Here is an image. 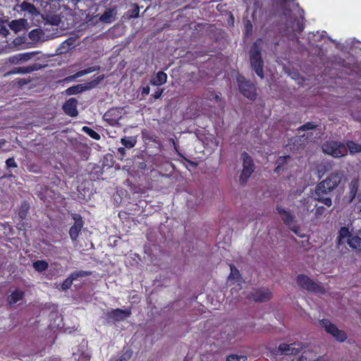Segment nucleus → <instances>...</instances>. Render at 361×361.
Here are the masks:
<instances>
[{"label":"nucleus","instance_id":"f257e3e1","mask_svg":"<svg viewBox=\"0 0 361 361\" xmlns=\"http://www.w3.org/2000/svg\"><path fill=\"white\" fill-rule=\"evenodd\" d=\"M343 174L340 171L331 173L326 179L319 182L315 187L314 200L327 207L332 205L331 197L329 195L340 184Z\"/></svg>","mask_w":361,"mask_h":361},{"label":"nucleus","instance_id":"f03ea898","mask_svg":"<svg viewBox=\"0 0 361 361\" xmlns=\"http://www.w3.org/2000/svg\"><path fill=\"white\" fill-rule=\"evenodd\" d=\"M260 40V39H257L252 46L250 51V61L252 70L260 78L263 79L264 77V61L262 58L261 49L257 44V42Z\"/></svg>","mask_w":361,"mask_h":361},{"label":"nucleus","instance_id":"7ed1b4c3","mask_svg":"<svg viewBox=\"0 0 361 361\" xmlns=\"http://www.w3.org/2000/svg\"><path fill=\"white\" fill-rule=\"evenodd\" d=\"M241 159L243 160V169L239 177V181L243 185L246 184L255 171V166L252 157L246 152L241 154Z\"/></svg>","mask_w":361,"mask_h":361},{"label":"nucleus","instance_id":"20e7f679","mask_svg":"<svg viewBox=\"0 0 361 361\" xmlns=\"http://www.w3.org/2000/svg\"><path fill=\"white\" fill-rule=\"evenodd\" d=\"M237 82L239 91L244 97L252 101L256 99L257 96V88L253 82L246 80L243 75L238 76Z\"/></svg>","mask_w":361,"mask_h":361},{"label":"nucleus","instance_id":"39448f33","mask_svg":"<svg viewBox=\"0 0 361 361\" xmlns=\"http://www.w3.org/2000/svg\"><path fill=\"white\" fill-rule=\"evenodd\" d=\"M322 150L325 154H329L334 157H342L347 154V149L345 144L329 140L322 145Z\"/></svg>","mask_w":361,"mask_h":361},{"label":"nucleus","instance_id":"423d86ee","mask_svg":"<svg viewBox=\"0 0 361 361\" xmlns=\"http://www.w3.org/2000/svg\"><path fill=\"white\" fill-rule=\"evenodd\" d=\"M319 325L324 328L326 333L331 335L337 341L344 342L348 336L343 330L339 329L328 319H322L319 321Z\"/></svg>","mask_w":361,"mask_h":361},{"label":"nucleus","instance_id":"0eeeda50","mask_svg":"<svg viewBox=\"0 0 361 361\" xmlns=\"http://www.w3.org/2000/svg\"><path fill=\"white\" fill-rule=\"evenodd\" d=\"M297 283L302 289H305L308 291L322 293L323 290L322 287L304 274H299L297 276Z\"/></svg>","mask_w":361,"mask_h":361},{"label":"nucleus","instance_id":"6e6552de","mask_svg":"<svg viewBox=\"0 0 361 361\" xmlns=\"http://www.w3.org/2000/svg\"><path fill=\"white\" fill-rule=\"evenodd\" d=\"M72 219L74 220L73 225L70 228L69 235L73 241L77 240L78 236L84 226V221L80 214L74 213L71 214Z\"/></svg>","mask_w":361,"mask_h":361},{"label":"nucleus","instance_id":"1a4fd4ad","mask_svg":"<svg viewBox=\"0 0 361 361\" xmlns=\"http://www.w3.org/2000/svg\"><path fill=\"white\" fill-rule=\"evenodd\" d=\"M131 315L130 309H113L106 313V318L114 322H120L129 317Z\"/></svg>","mask_w":361,"mask_h":361},{"label":"nucleus","instance_id":"9d476101","mask_svg":"<svg viewBox=\"0 0 361 361\" xmlns=\"http://www.w3.org/2000/svg\"><path fill=\"white\" fill-rule=\"evenodd\" d=\"M91 274V271L83 270L75 271L72 272L70 276L61 283V289L63 290L69 289L71 287L73 281L78 279L80 277H86L90 276Z\"/></svg>","mask_w":361,"mask_h":361},{"label":"nucleus","instance_id":"9b49d317","mask_svg":"<svg viewBox=\"0 0 361 361\" xmlns=\"http://www.w3.org/2000/svg\"><path fill=\"white\" fill-rule=\"evenodd\" d=\"M271 293L265 288H259L255 290L248 295L250 300H252L255 302H266L271 298Z\"/></svg>","mask_w":361,"mask_h":361},{"label":"nucleus","instance_id":"f8f14e48","mask_svg":"<svg viewBox=\"0 0 361 361\" xmlns=\"http://www.w3.org/2000/svg\"><path fill=\"white\" fill-rule=\"evenodd\" d=\"M77 106L78 100L75 98H70L65 102L62 109L67 116L71 117H76L78 115Z\"/></svg>","mask_w":361,"mask_h":361},{"label":"nucleus","instance_id":"ddd939ff","mask_svg":"<svg viewBox=\"0 0 361 361\" xmlns=\"http://www.w3.org/2000/svg\"><path fill=\"white\" fill-rule=\"evenodd\" d=\"M44 66L39 63H34L31 65H28L26 66H21V67H15L11 71V73L17 74H25V73H30L36 71H39L42 69Z\"/></svg>","mask_w":361,"mask_h":361},{"label":"nucleus","instance_id":"4468645a","mask_svg":"<svg viewBox=\"0 0 361 361\" xmlns=\"http://www.w3.org/2000/svg\"><path fill=\"white\" fill-rule=\"evenodd\" d=\"M299 17L296 18L293 22L292 29L294 32L300 33L305 28V11L300 6L298 8Z\"/></svg>","mask_w":361,"mask_h":361},{"label":"nucleus","instance_id":"2eb2a0df","mask_svg":"<svg viewBox=\"0 0 361 361\" xmlns=\"http://www.w3.org/2000/svg\"><path fill=\"white\" fill-rule=\"evenodd\" d=\"M99 69H100V66H90L85 69L80 70V71H78L75 74L66 78L63 80L64 81H72V80H73L78 78L82 77L85 75L97 71H99Z\"/></svg>","mask_w":361,"mask_h":361},{"label":"nucleus","instance_id":"dca6fc26","mask_svg":"<svg viewBox=\"0 0 361 361\" xmlns=\"http://www.w3.org/2000/svg\"><path fill=\"white\" fill-rule=\"evenodd\" d=\"M167 78L166 73L161 71L152 76L149 83L154 86H160L166 82Z\"/></svg>","mask_w":361,"mask_h":361},{"label":"nucleus","instance_id":"f3484780","mask_svg":"<svg viewBox=\"0 0 361 361\" xmlns=\"http://www.w3.org/2000/svg\"><path fill=\"white\" fill-rule=\"evenodd\" d=\"M278 214L281 215L283 223L287 226H290L294 221V216L288 211L285 210L281 206L276 207Z\"/></svg>","mask_w":361,"mask_h":361},{"label":"nucleus","instance_id":"a211bd4d","mask_svg":"<svg viewBox=\"0 0 361 361\" xmlns=\"http://www.w3.org/2000/svg\"><path fill=\"white\" fill-rule=\"evenodd\" d=\"M229 267L231 269V273L228 276H227V283L229 281L232 282L233 281L238 283V286H240L241 282L243 281V279L240 274L239 271L232 264H229Z\"/></svg>","mask_w":361,"mask_h":361},{"label":"nucleus","instance_id":"6ab92c4d","mask_svg":"<svg viewBox=\"0 0 361 361\" xmlns=\"http://www.w3.org/2000/svg\"><path fill=\"white\" fill-rule=\"evenodd\" d=\"M25 297L24 291L16 289L7 298V302L9 305H14L22 300Z\"/></svg>","mask_w":361,"mask_h":361},{"label":"nucleus","instance_id":"aec40b11","mask_svg":"<svg viewBox=\"0 0 361 361\" xmlns=\"http://www.w3.org/2000/svg\"><path fill=\"white\" fill-rule=\"evenodd\" d=\"M87 89L86 86L82 84L71 86L66 90V93L68 95H73L82 93Z\"/></svg>","mask_w":361,"mask_h":361},{"label":"nucleus","instance_id":"412c9836","mask_svg":"<svg viewBox=\"0 0 361 361\" xmlns=\"http://www.w3.org/2000/svg\"><path fill=\"white\" fill-rule=\"evenodd\" d=\"M30 210V204L27 201H23L21 202L18 210V217L21 220H25Z\"/></svg>","mask_w":361,"mask_h":361},{"label":"nucleus","instance_id":"4be33fe9","mask_svg":"<svg viewBox=\"0 0 361 361\" xmlns=\"http://www.w3.org/2000/svg\"><path fill=\"white\" fill-rule=\"evenodd\" d=\"M345 145L351 154L361 152V145L354 141L348 140Z\"/></svg>","mask_w":361,"mask_h":361},{"label":"nucleus","instance_id":"5701e85b","mask_svg":"<svg viewBox=\"0 0 361 361\" xmlns=\"http://www.w3.org/2000/svg\"><path fill=\"white\" fill-rule=\"evenodd\" d=\"M348 245L355 250H361V238L355 235L351 236L347 240Z\"/></svg>","mask_w":361,"mask_h":361},{"label":"nucleus","instance_id":"b1692460","mask_svg":"<svg viewBox=\"0 0 361 361\" xmlns=\"http://www.w3.org/2000/svg\"><path fill=\"white\" fill-rule=\"evenodd\" d=\"M352 235L350 234V231L348 227L343 226L340 228L338 233L337 236V243L338 245H341L343 243V240L346 238H350Z\"/></svg>","mask_w":361,"mask_h":361},{"label":"nucleus","instance_id":"393cba45","mask_svg":"<svg viewBox=\"0 0 361 361\" xmlns=\"http://www.w3.org/2000/svg\"><path fill=\"white\" fill-rule=\"evenodd\" d=\"M30 54L25 53V54H18L14 56H12L9 58V61L12 63H18L20 61H25L30 59Z\"/></svg>","mask_w":361,"mask_h":361},{"label":"nucleus","instance_id":"a878e982","mask_svg":"<svg viewBox=\"0 0 361 361\" xmlns=\"http://www.w3.org/2000/svg\"><path fill=\"white\" fill-rule=\"evenodd\" d=\"M359 188L357 180H352L349 185L350 200L352 201L356 196Z\"/></svg>","mask_w":361,"mask_h":361},{"label":"nucleus","instance_id":"bb28decb","mask_svg":"<svg viewBox=\"0 0 361 361\" xmlns=\"http://www.w3.org/2000/svg\"><path fill=\"white\" fill-rule=\"evenodd\" d=\"M20 8L22 11L27 12L32 15H36L38 13V11L34 4L27 1H23L20 5Z\"/></svg>","mask_w":361,"mask_h":361},{"label":"nucleus","instance_id":"cd10ccee","mask_svg":"<svg viewBox=\"0 0 361 361\" xmlns=\"http://www.w3.org/2000/svg\"><path fill=\"white\" fill-rule=\"evenodd\" d=\"M32 267L35 271L42 272L48 269L49 264L45 260H37L32 263Z\"/></svg>","mask_w":361,"mask_h":361},{"label":"nucleus","instance_id":"c85d7f7f","mask_svg":"<svg viewBox=\"0 0 361 361\" xmlns=\"http://www.w3.org/2000/svg\"><path fill=\"white\" fill-rule=\"evenodd\" d=\"M121 142L125 147L130 149L135 147L137 140L136 137L133 136L124 137L121 139Z\"/></svg>","mask_w":361,"mask_h":361},{"label":"nucleus","instance_id":"c756f323","mask_svg":"<svg viewBox=\"0 0 361 361\" xmlns=\"http://www.w3.org/2000/svg\"><path fill=\"white\" fill-rule=\"evenodd\" d=\"M290 348L293 349V347L290 344L281 343L277 348L276 353H279L281 355H293V351Z\"/></svg>","mask_w":361,"mask_h":361},{"label":"nucleus","instance_id":"7c9ffc66","mask_svg":"<svg viewBox=\"0 0 361 361\" xmlns=\"http://www.w3.org/2000/svg\"><path fill=\"white\" fill-rule=\"evenodd\" d=\"M82 131L94 140H99L101 138L100 135L97 132L88 126H83Z\"/></svg>","mask_w":361,"mask_h":361},{"label":"nucleus","instance_id":"2f4dec72","mask_svg":"<svg viewBox=\"0 0 361 361\" xmlns=\"http://www.w3.org/2000/svg\"><path fill=\"white\" fill-rule=\"evenodd\" d=\"M133 355V351L130 349L123 350L120 356L114 361H128Z\"/></svg>","mask_w":361,"mask_h":361},{"label":"nucleus","instance_id":"473e14b6","mask_svg":"<svg viewBox=\"0 0 361 361\" xmlns=\"http://www.w3.org/2000/svg\"><path fill=\"white\" fill-rule=\"evenodd\" d=\"M317 125L315 124L314 122H307L305 123L304 125L301 126L298 128V131H305L308 130H313L317 128Z\"/></svg>","mask_w":361,"mask_h":361},{"label":"nucleus","instance_id":"72a5a7b5","mask_svg":"<svg viewBox=\"0 0 361 361\" xmlns=\"http://www.w3.org/2000/svg\"><path fill=\"white\" fill-rule=\"evenodd\" d=\"M247 357L245 355H227V361H246Z\"/></svg>","mask_w":361,"mask_h":361},{"label":"nucleus","instance_id":"f704fd0d","mask_svg":"<svg viewBox=\"0 0 361 361\" xmlns=\"http://www.w3.org/2000/svg\"><path fill=\"white\" fill-rule=\"evenodd\" d=\"M115 110L114 109H110L109 111H107L104 115V118L106 121H110V122H114L116 121L117 119L116 118H113V116L115 113Z\"/></svg>","mask_w":361,"mask_h":361},{"label":"nucleus","instance_id":"c9c22d12","mask_svg":"<svg viewBox=\"0 0 361 361\" xmlns=\"http://www.w3.org/2000/svg\"><path fill=\"white\" fill-rule=\"evenodd\" d=\"M290 345L293 347V355H297L303 348V345L301 343H293L290 344ZM290 350H292V348H290Z\"/></svg>","mask_w":361,"mask_h":361},{"label":"nucleus","instance_id":"e433bc0d","mask_svg":"<svg viewBox=\"0 0 361 361\" xmlns=\"http://www.w3.org/2000/svg\"><path fill=\"white\" fill-rule=\"evenodd\" d=\"M18 230L21 231H27L28 228H30V224L27 222L24 221V220H21L17 223L16 226Z\"/></svg>","mask_w":361,"mask_h":361},{"label":"nucleus","instance_id":"4c0bfd02","mask_svg":"<svg viewBox=\"0 0 361 361\" xmlns=\"http://www.w3.org/2000/svg\"><path fill=\"white\" fill-rule=\"evenodd\" d=\"M326 209L323 206L317 207L315 209L314 215L317 218H319L320 216L325 214Z\"/></svg>","mask_w":361,"mask_h":361},{"label":"nucleus","instance_id":"58836bf2","mask_svg":"<svg viewBox=\"0 0 361 361\" xmlns=\"http://www.w3.org/2000/svg\"><path fill=\"white\" fill-rule=\"evenodd\" d=\"M290 158L289 155L279 157L276 160V164L283 166Z\"/></svg>","mask_w":361,"mask_h":361},{"label":"nucleus","instance_id":"ea45409f","mask_svg":"<svg viewBox=\"0 0 361 361\" xmlns=\"http://www.w3.org/2000/svg\"><path fill=\"white\" fill-rule=\"evenodd\" d=\"M7 168H16L18 167L17 163L13 157H10L6 161Z\"/></svg>","mask_w":361,"mask_h":361},{"label":"nucleus","instance_id":"a19ab883","mask_svg":"<svg viewBox=\"0 0 361 361\" xmlns=\"http://www.w3.org/2000/svg\"><path fill=\"white\" fill-rule=\"evenodd\" d=\"M104 78V75H100L97 77H96L90 84V87H95L97 86V85H99V83L103 80Z\"/></svg>","mask_w":361,"mask_h":361},{"label":"nucleus","instance_id":"79ce46f5","mask_svg":"<svg viewBox=\"0 0 361 361\" xmlns=\"http://www.w3.org/2000/svg\"><path fill=\"white\" fill-rule=\"evenodd\" d=\"M130 18H137L139 16L140 8L137 6H136L133 9L130 11Z\"/></svg>","mask_w":361,"mask_h":361},{"label":"nucleus","instance_id":"37998d69","mask_svg":"<svg viewBox=\"0 0 361 361\" xmlns=\"http://www.w3.org/2000/svg\"><path fill=\"white\" fill-rule=\"evenodd\" d=\"M163 92L164 89L158 88L152 96L157 99L161 97Z\"/></svg>","mask_w":361,"mask_h":361},{"label":"nucleus","instance_id":"c03bdc74","mask_svg":"<svg viewBox=\"0 0 361 361\" xmlns=\"http://www.w3.org/2000/svg\"><path fill=\"white\" fill-rule=\"evenodd\" d=\"M245 27L246 30V33H249L252 32V25L250 20H247L245 24Z\"/></svg>","mask_w":361,"mask_h":361},{"label":"nucleus","instance_id":"a18cd8bd","mask_svg":"<svg viewBox=\"0 0 361 361\" xmlns=\"http://www.w3.org/2000/svg\"><path fill=\"white\" fill-rule=\"evenodd\" d=\"M150 92V87L149 85H147L144 87L142 90V95H148Z\"/></svg>","mask_w":361,"mask_h":361},{"label":"nucleus","instance_id":"49530a36","mask_svg":"<svg viewBox=\"0 0 361 361\" xmlns=\"http://www.w3.org/2000/svg\"><path fill=\"white\" fill-rule=\"evenodd\" d=\"M118 154H119L121 157V159L124 157L126 155V149L124 147H118Z\"/></svg>","mask_w":361,"mask_h":361},{"label":"nucleus","instance_id":"de8ad7c7","mask_svg":"<svg viewBox=\"0 0 361 361\" xmlns=\"http://www.w3.org/2000/svg\"><path fill=\"white\" fill-rule=\"evenodd\" d=\"M282 170L283 166L277 164V166L274 169V172L278 173H280Z\"/></svg>","mask_w":361,"mask_h":361},{"label":"nucleus","instance_id":"09e8293b","mask_svg":"<svg viewBox=\"0 0 361 361\" xmlns=\"http://www.w3.org/2000/svg\"><path fill=\"white\" fill-rule=\"evenodd\" d=\"M191 166H194V167H196L197 166V164L192 161H190L189 159H187L185 158H184Z\"/></svg>","mask_w":361,"mask_h":361},{"label":"nucleus","instance_id":"8fccbe9b","mask_svg":"<svg viewBox=\"0 0 361 361\" xmlns=\"http://www.w3.org/2000/svg\"><path fill=\"white\" fill-rule=\"evenodd\" d=\"M35 30H32L31 31L30 33H29V36L30 38H32L33 37V34L35 32Z\"/></svg>","mask_w":361,"mask_h":361},{"label":"nucleus","instance_id":"3c124183","mask_svg":"<svg viewBox=\"0 0 361 361\" xmlns=\"http://www.w3.org/2000/svg\"><path fill=\"white\" fill-rule=\"evenodd\" d=\"M293 232L296 234H298V230L297 229H293Z\"/></svg>","mask_w":361,"mask_h":361},{"label":"nucleus","instance_id":"603ef678","mask_svg":"<svg viewBox=\"0 0 361 361\" xmlns=\"http://www.w3.org/2000/svg\"><path fill=\"white\" fill-rule=\"evenodd\" d=\"M4 141H3L2 142H0V148L2 147V145L4 144Z\"/></svg>","mask_w":361,"mask_h":361},{"label":"nucleus","instance_id":"864d4df0","mask_svg":"<svg viewBox=\"0 0 361 361\" xmlns=\"http://www.w3.org/2000/svg\"><path fill=\"white\" fill-rule=\"evenodd\" d=\"M229 14H230V18H231L232 20H233L234 18H233V15H232L231 13H230Z\"/></svg>","mask_w":361,"mask_h":361}]
</instances>
